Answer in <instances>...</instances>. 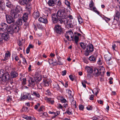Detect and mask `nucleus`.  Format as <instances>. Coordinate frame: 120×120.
I'll return each mask as SVG.
<instances>
[{
  "mask_svg": "<svg viewBox=\"0 0 120 120\" xmlns=\"http://www.w3.org/2000/svg\"><path fill=\"white\" fill-rule=\"evenodd\" d=\"M19 29V27L16 25L12 24L9 26L7 29V30L8 33L13 34L14 31L18 32Z\"/></svg>",
  "mask_w": 120,
  "mask_h": 120,
  "instance_id": "1",
  "label": "nucleus"
},
{
  "mask_svg": "<svg viewBox=\"0 0 120 120\" xmlns=\"http://www.w3.org/2000/svg\"><path fill=\"white\" fill-rule=\"evenodd\" d=\"M105 69L104 68L103 66H100L98 69L94 68V74L96 76H98L99 75L102 76V72L103 73V70Z\"/></svg>",
  "mask_w": 120,
  "mask_h": 120,
  "instance_id": "2",
  "label": "nucleus"
},
{
  "mask_svg": "<svg viewBox=\"0 0 120 120\" xmlns=\"http://www.w3.org/2000/svg\"><path fill=\"white\" fill-rule=\"evenodd\" d=\"M55 32L57 34H61L64 33V30L63 28L59 24L55 25L54 27Z\"/></svg>",
  "mask_w": 120,
  "mask_h": 120,
  "instance_id": "3",
  "label": "nucleus"
},
{
  "mask_svg": "<svg viewBox=\"0 0 120 120\" xmlns=\"http://www.w3.org/2000/svg\"><path fill=\"white\" fill-rule=\"evenodd\" d=\"M9 37L8 33L7 32H4L3 33H0V42L3 39L7 41L9 38Z\"/></svg>",
  "mask_w": 120,
  "mask_h": 120,
  "instance_id": "4",
  "label": "nucleus"
},
{
  "mask_svg": "<svg viewBox=\"0 0 120 120\" xmlns=\"http://www.w3.org/2000/svg\"><path fill=\"white\" fill-rule=\"evenodd\" d=\"M111 55L110 54H106L104 56L107 64L108 65L112 64L113 62L111 61Z\"/></svg>",
  "mask_w": 120,
  "mask_h": 120,
  "instance_id": "5",
  "label": "nucleus"
},
{
  "mask_svg": "<svg viewBox=\"0 0 120 120\" xmlns=\"http://www.w3.org/2000/svg\"><path fill=\"white\" fill-rule=\"evenodd\" d=\"M56 15L59 18H66V14L64 12V11L60 9L58 11Z\"/></svg>",
  "mask_w": 120,
  "mask_h": 120,
  "instance_id": "6",
  "label": "nucleus"
},
{
  "mask_svg": "<svg viewBox=\"0 0 120 120\" xmlns=\"http://www.w3.org/2000/svg\"><path fill=\"white\" fill-rule=\"evenodd\" d=\"M37 77H34L33 78H30L28 80V86H34V83L36 81V80L37 79Z\"/></svg>",
  "mask_w": 120,
  "mask_h": 120,
  "instance_id": "7",
  "label": "nucleus"
},
{
  "mask_svg": "<svg viewBox=\"0 0 120 120\" xmlns=\"http://www.w3.org/2000/svg\"><path fill=\"white\" fill-rule=\"evenodd\" d=\"M6 18L7 22L8 23L10 24L14 22V20L13 19L12 16L9 15H6Z\"/></svg>",
  "mask_w": 120,
  "mask_h": 120,
  "instance_id": "8",
  "label": "nucleus"
},
{
  "mask_svg": "<svg viewBox=\"0 0 120 120\" xmlns=\"http://www.w3.org/2000/svg\"><path fill=\"white\" fill-rule=\"evenodd\" d=\"M44 78L43 79V84L45 86H49V84H50V79L47 78H45L43 76Z\"/></svg>",
  "mask_w": 120,
  "mask_h": 120,
  "instance_id": "9",
  "label": "nucleus"
},
{
  "mask_svg": "<svg viewBox=\"0 0 120 120\" xmlns=\"http://www.w3.org/2000/svg\"><path fill=\"white\" fill-rule=\"evenodd\" d=\"M10 75L8 73H6L3 74L2 77V79L3 82H5L6 80H8L10 79Z\"/></svg>",
  "mask_w": 120,
  "mask_h": 120,
  "instance_id": "10",
  "label": "nucleus"
},
{
  "mask_svg": "<svg viewBox=\"0 0 120 120\" xmlns=\"http://www.w3.org/2000/svg\"><path fill=\"white\" fill-rule=\"evenodd\" d=\"M52 22L53 23H57L58 22V17L56 15L55 13H53L52 15Z\"/></svg>",
  "mask_w": 120,
  "mask_h": 120,
  "instance_id": "11",
  "label": "nucleus"
},
{
  "mask_svg": "<svg viewBox=\"0 0 120 120\" xmlns=\"http://www.w3.org/2000/svg\"><path fill=\"white\" fill-rule=\"evenodd\" d=\"M86 51L88 52H92L94 51V47L93 45L90 44L87 45Z\"/></svg>",
  "mask_w": 120,
  "mask_h": 120,
  "instance_id": "12",
  "label": "nucleus"
},
{
  "mask_svg": "<svg viewBox=\"0 0 120 120\" xmlns=\"http://www.w3.org/2000/svg\"><path fill=\"white\" fill-rule=\"evenodd\" d=\"M18 13L15 11V10H11L10 14L12 17L16 19L18 18L19 16V14Z\"/></svg>",
  "mask_w": 120,
  "mask_h": 120,
  "instance_id": "13",
  "label": "nucleus"
},
{
  "mask_svg": "<svg viewBox=\"0 0 120 120\" xmlns=\"http://www.w3.org/2000/svg\"><path fill=\"white\" fill-rule=\"evenodd\" d=\"M8 28V25L5 23H1L0 25V30L3 31L7 30Z\"/></svg>",
  "mask_w": 120,
  "mask_h": 120,
  "instance_id": "14",
  "label": "nucleus"
},
{
  "mask_svg": "<svg viewBox=\"0 0 120 120\" xmlns=\"http://www.w3.org/2000/svg\"><path fill=\"white\" fill-rule=\"evenodd\" d=\"M120 17V13L118 11H116L115 15L114 16V20L116 21V22L119 21V19Z\"/></svg>",
  "mask_w": 120,
  "mask_h": 120,
  "instance_id": "15",
  "label": "nucleus"
},
{
  "mask_svg": "<svg viewBox=\"0 0 120 120\" xmlns=\"http://www.w3.org/2000/svg\"><path fill=\"white\" fill-rule=\"evenodd\" d=\"M86 69L88 72L87 77L89 78L91 76V74L93 72V69L91 68L88 67L86 68Z\"/></svg>",
  "mask_w": 120,
  "mask_h": 120,
  "instance_id": "16",
  "label": "nucleus"
},
{
  "mask_svg": "<svg viewBox=\"0 0 120 120\" xmlns=\"http://www.w3.org/2000/svg\"><path fill=\"white\" fill-rule=\"evenodd\" d=\"M19 2L22 5L26 6L27 5L29 2L27 0H19Z\"/></svg>",
  "mask_w": 120,
  "mask_h": 120,
  "instance_id": "17",
  "label": "nucleus"
},
{
  "mask_svg": "<svg viewBox=\"0 0 120 120\" xmlns=\"http://www.w3.org/2000/svg\"><path fill=\"white\" fill-rule=\"evenodd\" d=\"M57 0H49L48 4L49 6H53L56 4Z\"/></svg>",
  "mask_w": 120,
  "mask_h": 120,
  "instance_id": "18",
  "label": "nucleus"
},
{
  "mask_svg": "<svg viewBox=\"0 0 120 120\" xmlns=\"http://www.w3.org/2000/svg\"><path fill=\"white\" fill-rule=\"evenodd\" d=\"M33 16L35 19H37L40 16L39 12L38 11H34L33 14Z\"/></svg>",
  "mask_w": 120,
  "mask_h": 120,
  "instance_id": "19",
  "label": "nucleus"
},
{
  "mask_svg": "<svg viewBox=\"0 0 120 120\" xmlns=\"http://www.w3.org/2000/svg\"><path fill=\"white\" fill-rule=\"evenodd\" d=\"M10 55L11 53L9 51H7L5 53V57L4 59L3 60V61H5L6 60H7L8 59V57L10 56Z\"/></svg>",
  "mask_w": 120,
  "mask_h": 120,
  "instance_id": "20",
  "label": "nucleus"
},
{
  "mask_svg": "<svg viewBox=\"0 0 120 120\" xmlns=\"http://www.w3.org/2000/svg\"><path fill=\"white\" fill-rule=\"evenodd\" d=\"M15 10V11L19 13L22 10V9L21 7L19 5H17L15 8L12 9L11 10Z\"/></svg>",
  "mask_w": 120,
  "mask_h": 120,
  "instance_id": "21",
  "label": "nucleus"
},
{
  "mask_svg": "<svg viewBox=\"0 0 120 120\" xmlns=\"http://www.w3.org/2000/svg\"><path fill=\"white\" fill-rule=\"evenodd\" d=\"M28 15L27 13H25L22 17V19L24 22H26L28 20Z\"/></svg>",
  "mask_w": 120,
  "mask_h": 120,
  "instance_id": "22",
  "label": "nucleus"
},
{
  "mask_svg": "<svg viewBox=\"0 0 120 120\" xmlns=\"http://www.w3.org/2000/svg\"><path fill=\"white\" fill-rule=\"evenodd\" d=\"M38 21L40 22H41L44 23L45 24H47L48 23V21L46 19H44L41 17L39 19Z\"/></svg>",
  "mask_w": 120,
  "mask_h": 120,
  "instance_id": "23",
  "label": "nucleus"
},
{
  "mask_svg": "<svg viewBox=\"0 0 120 120\" xmlns=\"http://www.w3.org/2000/svg\"><path fill=\"white\" fill-rule=\"evenodd\" d=\"M18 74L16 71H11V77L12 78H14L18 76Z\"/></svg>",
  "mask_w": 120,
  "mask_h": 120,
  "instance_id": "24",
  "label": "nucleus"
},
{
  "mask_svg": "<svg viewBox=\"0 0 120 120\" xmlns=\"http://www.w3.org/2000/svg\"><path fill=\"white\" fill-rule=\"evenodd\" d=\"M67 24L68 26L70 28L73 27V25L72 23V21L70 19H69L67 21Z\"/></svg>",
  "mask_w": 120,
  "mask_h": 120,
  "instance_id": "25",
  "label": "nucleus"
},
{
  "mask_svg": "<svg viewBox=\"0 0 120 120\" xmlns=\"http://www.w3.org/2000/svg\"><path fill=\"white\" fill-rule=\"evenodd\" d=\"M24 21L21 19H19L16 21V23L18 25L21 26L22 25Z\"/></svg>",
  "mask_w": 120,
  "mask_h": 120,
  "instance_id": "26",
  "label": "nucleus"
},
{
  "mask_svg": "<svg viewBox=\"0 0 120 120\" xmlns=\"http://www.w3.org/2000/svg\"><path fill=\"white\" fill-rule=\"evenodd\" d=\"M61 58L59 56L57 57V62L56 64L59 65H63V63L61 61Z\"/></svg>",
  "mask_w": 120,
  "mask_h": 120,
  "instance_id": "27",
  "label": "nucleus"
},
{
  "mask_svg": "<svg viewBox=\"0 0 120 120\" xmlns=\"http://www.w3.org/2000/svg\"><path fill=\"white\" fill-rule=\"evenodd\" d=\"M31 94L32 95L35 96L38 98H39L40 97V95L37 92L34 91H31Z\"/></svg>",
  "mask_w": 120,
  "mask_h": 120,
  "instance_id": "28",
  "label": "nucleus"
},
{
  "mask_svg": "<svg viewBox=\"0 0 120 120\" xmlns=\"http://www.w3.org/2000/svg\"><path fill=\"white\" fill-rule=\"evenodd\" d=\"M6 6L9 8H13V5L9 1H8L6 4Z\"/></svg>",
  "mask_w": 120,
  "mask_h": 120,
  "instance_id": "29",
  "label": "nucleus"
},
{
  "mask_svg": "<svg viewBox=\"0 0 120 120\" xmlns=\"http://www.w3.org/2000/svg\"><path fill=\"white\" fill-rule=\"evenodd\" d=\"M64 19H66V18H58V22L60 23V24H62L63 22H65Z\"/></svg>",
  "mask_w": 120,
  "mask_h": 120,
  "instance_id": "30",
  "label": "nucleus"
},
{
  "mask_svg": "<svg viewBox=\"0 0 120 120\" xmlns=\"http://www.w3.org/2000/svg\"><path fill=\"white\" fill-rule=\"evenodd\" d=\"M34 47V46L31 44H30L28 47L27 48L26 52L27 54H28L30 51V48H32Z\"/></svg>",
  "mask_w": 120,
  "mask_h": 120,
  "instance_id": "31",
  "label": "nucleus"
},
{
  "mask_svg": "<svg viewBox=\"0 0 120 120\" xmlns=\"http://www.w3.org/2000/svg\"><path fill=\"white\" fill-rule=\"evenodd\" d=\"M89 59L90 60L93 62H95L96 59V56L92 55L89 57Z\"/></svg>",
  "mask_w": 120,
  "mask_h": 120,
  "instance_id": "32",
  "label": "nucleus"
},
{
  "mask_svg": "<svg viewBox=\"0 0 120 120\" xmlns=\"http://www.w3.org/2000/svg\"><path fill=\"white\" fill-rule=\"evenodd\" d=\"M25 22L23 26V28L25 29H28L29 27V24L28 22Z\"/></svg>",
  "mask_w": 120,
  "mask_h": 120,
  "instance_id": "33",
  "label": "nucleus"
},
{
  "mask_svg": "<svg viewBox=\"0 0 120 120\" xmlns=\"http://www.w3.org/2000/svg\"><path fill=\"white\" fill-rule=\"evenodd\" d=\"M5 6L4 3L0 4V10L2 11L5 9Z\"/></svg>",
  "mask_w": 120,
  "mask_h": 120,
  "instance_id": "34",
  "label": "nucleus"
},
{
  "mask_svg": "<svg viewBox=\"0 0 120 120\" xmlns=\"http://www.w3.org/2000/svg\"><path fill=\"white\" fill-rule=\"evenodd\" d=\"M54 88L55 90H59L60 88V87L58 83L54 84H53Z\"/></svg>",
  "mask_w": 120,
  "mask_h": 120,
  "instance_id": "35",
  "label": "nucleus"
},
{
  "mask_svg": "<svg viewBox=\"0 0 120 120\" xmlns=\"http://www.w3.org/2000/svg\"><path fill=\"white\" fill-rule=\"evenodd\" d=\"M80 45L81 47L83 49H84L86 48L87 46H86L85 43L83 42H81L80 43Z\"/></svg>",
  "mask_w": 120,
  "mask_h": 120,
  "instance_id": "36",
  "label": "nucleus"
},
{
  "mask_svg": "<svg viewBox=\"0 0 120 120\" xmlns=\"http://www.w3.org/2000/svg\"><path fill=\"white\" fill-rule=\"evenodd\" d=\"M74 39L75 41V43L77 45L78 44V42L79 40V37L76 36H75L74 37Z\"/></svg>",
  "mask_w": 120,
  "mask_h": 120,
  "instance_id": "37",
  "label": "nucleus"
},
{
  "mask_svg": "<svg viewBox=\"0 0 120 120\" xmlns=\"http://www.w3.org/2000/svg\"><path fill=\"white\" fill-rule=\"evenodd\" d=\"M35 118L34 116H27V120H35Z\"/></svg>",
  "mask_w": 120,
  "mask_h": 120,
  "instance_id": "38",
  "label": "nucleus"
},
{
  "mask_svg": "<svg viewBox=\"0 0 120 120\" xmlns=\"http://www.w3.org/2000/svg\"><path fill=\"white\" fill-rule=\"evenodd\" d=\"M4 72V71L3 69H0V79L3 76Z\"/></svg>",
  "mask_w": 120,
  "mask_h": 120,
  "instance_id": "39",
  "label": "nucleus"
},
{
  "mask_svg": "<svg viewBox=\"0 0 120 120\" xmlns=\"http://www.w3.org/2000/svg\"><path fill=\"white\" fill-rule=\"evenodd\" d=\"M64 3L68 7L70 8V7L71 6L70 3L67 0H65L64 1Z\"/></svg>",
  "mask_w": 120,
  "mask_h": 120,
  "instance_id": "40",
  "label": "nucleus"
},
{
  "mask_svg": "<svg viewBox=\"0 0 120 120\" xmlns=\"http://www.w3.org/2000/svg\"><path fill=\"white\" fill-rule=\"evenodd\" d=\"M27 96V99L28 100H33L34 98L31 97L30 94H28Z\"/></svg>",
  "mask_w": 120,
  "mask_h": 120,
  "instance_id": "41",
  "label": "nucleus"
},
{
  "mask_svg": "<svg viewBox=\"0 0 120 120\" xmlns=\"http://www.w3.org/2000/svg\"><path fill=\"white\" fill-rule=\"evenodd\" d=\"M91 10L94 11V12L97 13L98 14H99V11L97 10L96 8L95 7H93V8L92 9H91Z\"/></svg>",
  "mask_w": 120,
  "mask_h": 120,
  "instance_id": "42",
  "label": "nucleus"
},
{
  "mask_svg": "<svg viewBox=\"0 0 120 120\" xmlns=\"http://www.w3.org/2000/svg\"><path fill=\"white\" fill-rule=\"evenodd\" d=\"M94 4L93 1L91 0L90 2V4H89V6L90 8H91L94 6Z\"/></svg>",
  "mask_w": 120,
  "mask_h": 120,
  "instance_id": "43",
  "label": "nucleus"
},
{
  "mask_svg": "<svg viewBox=\"0 0 120 120\" xmlns=\"http://www.w3.org/2000/svg\"><path fill=\"white\" fill-rule=\"evenodd\" d=\"M37 26L38 28L40 29H43V26L40 24H37Z\"/></svg>",
  "mask_w": 120,
  "mask_h": 120,
  "instance_id": "44",
  "label": "nucleus"
},
{
  "mask_svg": "<svg viewBox=\"0 0 120 120\" xmlns=\"http://www.w3.org/2000/svg\"><path fill=\"white\" fill-rule=\"evenodd\" d=\"M57 5L58 6H59L60 8L62 7V5L61 3L60 0L58 1Z\"/></svg>",
  "mask_w": 120,
  "mask_h": 120,
  "instance_id": "45",
  "label": "nucleus"
},
{
  "mask_svg": "<svg viewBox=\"0 0 120 120\" xmlns=\"http://www.w3.org/2000/svg\"><path fill=\"white\" fill-rule=\"evenodd\" d=\"M78 21L79 23L80 24L83 22V20L81 17H80L78 18Z\"/></svg>",
  "mask_w": 120,
  "mask_h": 120,
  "instance_id": "46",
  "label": "nucleus"
},
{
  "mask_svg": "<svg viewBox=\"0 0 120 120\" xmlns=\"http://www.w3.org/2000/svg\"><path fill=\"white\" fill-rule=\"evenodd\" d=\"M115 42L113 43L112 45V48L114 50H115V48L116 47L117 45L115 44Z\"/></svg>",
  "mask_w": 120,
  "mask_h": 120,
  "instance_id": "47",
  "label": "nucleus"
},
{
  "mask_svg": "<svg viewBox=\"0 0 120 120\" xmlns=\"http://www.w3.org/2000/svg\"><path fill=\"white\" fill-rule=\"evenodd\" d=\"M48 62L50 64H52L54 63V61L53 59H49Z\"/></svg>",
  "mask_w": 120,
  "mask_h": 120,
  "instance_id": "48",
  "label": "nucleus"
},
{
  "mask_svg": "<svg viewBox=\"0 0 120 120\" xmlns=\"http://www.w3.org/2000/svg\"><path fill=\"white\" fill-rule=\"evenodd\" d=\"M41 113L42 114V115L43 117L45 116V117H46L48 116V114L46 112H44Z\"/></svg>",
  "mask_w": 120,
  "mask_h": 120,
  "instance_id": "49",
  "label": "nucleus"
},
{
  "mask_svg": "<svg viewBox=\"0 0 120 120\" xmlns=\"http://www.w3.org/2000/svg\"><path fill=\"white\" fill-rule=\"evenodd\" d=\"M65 113H67L69 115H71L72 114V112L70 111L69 110H67L65 112Z\"/></svg>",
  "mask_w": 120,
  "mask_h": 120,
  "instance_id": "50",
  "label": "nucleus"
},
{
  "mask_svg": "<svg viewBox=\"0 0 120 120\" xmlns=\"http://www.w3.org/2000/svg\"><path fill=\"white\" fill-rule=\"evenodd\" d=\"M60 101L62 103H66L67 101L66 99L64 98H62L60 99Z\"/></svg>",
  "mask_w": 120,
  "mask_h": 120,
  "instance_id": "51",
  "label": "nucleus"
},
{
  "mask_svg": "<svg viewBox=\"0 0 120 120\" xmlns=\"http://www.w3.org/2000/svg\"><path fill=\"white\" fill-rule=\"evenodd\" d=\"M40 104L39 103H37V104L35 105L34 108L35 109H37L39 107V106Z\"/></svg>",
  "mask_w": 120,
  "mask_h": 120,
  "instance_id": "52",
  "label": "nucleus"
},
{
  "mask_svg": "<svg viewBox=\"0 0 120 120\" xmlns=\"http://www.w3.org/2000/svg\"><path fill=\"white\" fill-rule=\"evenodd\" d=\"M12 100V98L10 96L8 97L6 101L7 102H9L11 101Z\"/></svg>",
  "mask_w": 120,
  "mask_h": 120,
  "instance_id": "53",
  "label": "nucleus"
},
{
  "mask_svg": "<svg viewBox=\"0 0 120 120\" xmlns=\"http://www.w3.org/2000/svg\"><path fill=\"white\" fill-rule=\"evenodd\" d=\"M79 108L80 110H83L84 108V107L83 105H79Z\"/></svg>",
  "mask_w": 120,
  "mask_h": 120,
  "instance_id": "54",
  "label": "nucleus"
},
{
  "mask_svg": "<svg viewBox=\"0 0 120 120\" xmlns=\"http://www.w3.org/2000/svg\"><path fill=\"white\" fill-rule=\"evenodd\" d=\"M27 95H24L22 98L21 99L22 100V99H24V100H25L26 99H27Z\"/></svg>",
  "mask_w": 120,
  "mask_h": 120,
  "instance_id": "55",
  "label": "nucleus"
},
{
  "mask_svg": "<svg viewBox=\"0 0 120 120\" xmlns=\"http://www.w3.org/2000/svg\"><path fill=\"white\" fill-rule=\"evenodd\" d=\"M26 6V8L27 10L28 9L29 10H30V8H31V6L29 4H28H28Z\"/></svg>",
  "mask_w": 120,
  "mask_h": 120,
  "instance_id": "56",
  "label": "nucleus"
},
{
  "mask_svg": "<svg viewBox=\"0 0 120 120\" xmlns=\"http://www.w3.org/2000/svg\"><path fill=\"white\" fill-rule=\"evenodd\" d=\"M86 109L88 110H92V107L91 106L89 105L86 107Z\"/></svg>",
  "mask_w": 120,
  "mask_h": 120,
  "instance_id": "57",
  "label": "nucleus"
},
{
  "mask_svg": "<svg viewBox=\"0 0 120 120\" xmlns=\"http://www.w3.org/2000/svg\"><path fill=\"white\" fill-rule=\"evenodd\" d=\"M26 79L24 78L22 79V83L23 85H25L26 84Z\"/></svg>",
  "mask_w": 120,
  "mask_h": 120,
  "instance_id": "58",
  "label": "nucleus"
},
{
  "mask_svg": "<svg viewBox=\"0 0 120 120\" xmlns=\"http://www.w3.org/2000/svg\"><path fill=\"white\" fill-rule=\"evenodd\" d=\"M66 73L67 71L66 70H65L63 71L62 72V75H66Z\"/></svg>",
  "mask_w": 120,
  "mask_h": 120,
  "instance_id": "59",
  "label": "nucleus"
},
{
  "mask_svg": "<svg viewBox=\"0 0 120 120\" xmlns=\"http://www.w3.org/2000/svg\"><path fill=\"white\" fill-rule=\"evenodd\" d=\"M69 77L70 79L72 81H73L74 80V79L73 78V76L71 75H69Z\"/></svg>",
  "mask_w": 120,
  "mask_h": 120,
  "instance_id": "60",
  "label": "nucleus"
},
{
  "mask_svg": "<svg viewBox=\"0 0 120 120\" xmlns=\"http://www.w3.org/2000/svg\"><path fill=\"white\" fill-rule=\"evenodd\" d=\"M101 59L100 58H99V60L98 61V64L99 65H101L102 64V62H101Z\"/></svg>",
  "mask_w": 120,
  "mask_h": 120,
  "instance_id": "61",
  "label": "nucleus"
},
{
  "mask_svg": "<svg viewBox=\"0 0 120 120\" xmlns=\"http://www.w3.org/2000/svg\"><path fill=\"white\" fill-rule=\"evenodd\" d=\"M63 106L61 105L60 104H58L57 107L58 108L60 109H62L63 108Z\"/></svg>",
  "mask_w": 120,
  "mask_h": 120,
  "instance_id": "62",
  "label": "nucleus"
},
{
  "mask_svg": "<svg viewBox=\"0 0 120 120\" xmlns=\"http://www.w3.org/2000/svg\"><path fill=\"white\" fill-rule=\"evenodd\" d=\"M94 96L93 95H91L89 99H90L91 100H94Z\"/></svg>",
  "mask_w": 120,
  "mask_h": 120,
  "instance_id": "63",
  "label": "nucleus"
},
{
  "mask_svg": "<svg viewBox=\"0 0 120 120\" xmlns=\"http://www.w3.org/2000/svg\"><path fill=\"white\" fill-rule=\"evenodd\" d=\"M46 92L47 93L46 94H51V93L49 89H48L46 90Z\"/></svg>",
  "mask_w": 120,
  "mask_h": 120,
  "instance_id": "64",
  "label": "nucleus"
}]
</instances>
